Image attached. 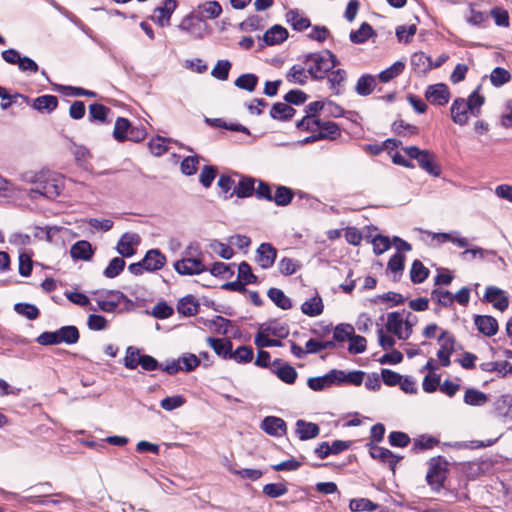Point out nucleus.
I'll list each match as a JSON object with an SVG mask.
<instances>
[{
	"mask_svg": "<svg viewBox=\"0 0 512 512\" xmlns=\"http://www.w3.org/2000/svg\"><path fill=\"white\" fill-rule=\"evenodd\" d=\"M31 182L35 185L28 190L27 196L31 200L45 197L49 200L57 198L64 189V180L52 172H41L33 177Z\"/></svg>",
	"mask_w": 512,
	"mask_h": 512,
	"instance_id": "nucleus-1",
	"label": "nucleus"
},
{
	"mask_svg": "<svg viewBox=\"0 0 512 512\" xmlns=\"http://www.w3.org/2000/svg\"><path fill=\"white\" fill-rule=\"evenodd\" d=\"M447 464L446 460L441 457H433L429 460V469L426 474V481L428 485L435 492H440L443 489V496L448 502H453L457 499V495L452 491L444 489V482L447 478V470L444 467Z\"/></svg>",
	"mask_w": 512,
	"mask_h": 512,
	"instance_id": "nucleus-2",
	"label": "nucleus"
},
{
	"mask_svg": "<svg viewBox=\"0 0 512 512\" xmlns=\"http://www.w3.org/2000/svg\"><path fill=\"white\" fill-rule=\"evenodd\" d=\"M122 364L130 370H134L138 366H141L145 371H155L161 367V364L156 358L151 355L141 353L140 349L134 346H128L126 348Z\"/></svg>",
	"mask_w": 512,
	"mask_h": 512,
	"instance_id": "nucleus-3",
	"label": "nucleus"
},
{
	"mask_svg": "<svg viewBox=\"0 0 512 512\" xmlns=\"http://www.w3.org/2000/svg\"><path fill=\"white\" fill-rule=\"evenodd\" d=\"M303 62H312V65L307 69V73L313 80H323L326 74L330 72L327 56H324V50L304 55Z\"/></svg>",
	"mask_w": 512,
	"mask_h": 512,
	"instance_id": "nucleus-4",
	"label": "nucleus"
},
{
	"mask_svg": "<svg viewBox=\"0 0 512 512\" xmlns=\"http://www.w3.org/2000/svg\"><path fill=\"white\" fill-rule=\"evenodd\" d=\"M438 342L440 343V349L436 355L440 365L449 367L451 364L450 356L455 351L456 338L450 332L443 330L438 337Z\"/></svg>",
	"mask_w": 512,
	"mask_h": 512,
	"instance_id": "nucleus-5",
	"label": "nucleus"
},
{
	"mask_svg": "<svg viewBox=\"0 0 512 512\" xmlns=\"http://www.w3.org/2000/svg\"><path fill=\"white\" fill-rule=\"evenodd\" d=\"M173 267L181 276L199 275L207 271V267L203 261L193 257H184L179 259L173 264Z\"/></svg>",
	"mask_w": 512,
	"mask_h": 512,
	"instance_id": "nucleus-6",
	"label": "nucleus"
},
{
	"mask_svg": "<svg viewBox=\"0 0 512 512\" xmlns=\"http://www.w3.org/2000/svg\"><path fill=\"white\" fill-rule=\"evenodd\" d=\"M289 36L288 30L282 25L275 24L269 28L263 36L259 38V50L265 46L280 45L287 40Z\"/></svg>",
	"mask_w": 512,
	"mask_h": 512,
	"instance_id": "nucleus-7",
	"label": "nucleus"
},
{
	"mask_svg": "<svg viewBox=\"0 0 512 512\" xmlns=\"http://www.w3.org/2000/svg\"><path fill=\"white\" fill-rule=\"evenodd\" d=\"M270 371L275 374L278 379L288 385L294 384L298 377L296 369L291 364L279 358L272 361Z\"/></svg>",
	"mask_w": 512,
	"mask_h": 512,
	"instance_id": "nucleus-8",
	"label": "nucleus"
},
{
	"mask_svg": "<svg viewBox=\"0 0 512 512\" xmlns=\"http://www.w3.org/2000/svg\"><path fill=\"white\" fill-rule=\"evenodd\" d=\"M425 98L433 105L444 106L450 100L449 88L444 83L429 85L425 91Z\"/></svg>",
	"mask_w": 512,
	"mask_h": 512,
	"instance_id": "nucleus-9",
	"label": "nucleus"
},
{
	"mask_svg": "<svg viewBox=\"0 0 512 512\" xmlns=\"http://www.w3.org/2000/svg\"><path fill=\"white\" fill-rule=\"evenodd\" d=\"M366 446L369 448V454L373 459L387 463L391 470H395L397 463L403 458L395 455L391 450L377 446L374 442H368Z\"/></svg>",
	"mask_w": 512,
	"mask_h": 512,
	"instance_id": "nucleus-10",
	"label": "nucleus"
},
{
	"mask_svg": "<svg viewBox=\"0 0 512 512\" xmlns=\"http://www.w3.org/2000/svg\"><path fill=\"white\" fill-rule=\"evenodd\" d=\"M338 374H340L338 369H332L322 376L310 377L307 380V386L317 392L333 385L339 386Z\"/></svg>",
	"mask_w": 512,
	"mask_h": 512,
	"instance_id": "nucleus-11",
	"label": "nucleus"
},
{
	"mask_svg": "<svg viewBox=\"0 0 512 512\" xmlns=\"http://www.w3.org/2000/svg\"><path fill=\"white\" fill-rule=\"evenodd\" d=\"M277 258V249L271 243H261L256 249L255 261L264 270L271 268Z\"/></svg>",
	"mask_w": 512,
	"mask_h": 512,
	"instance_id": "nucleus-12",
	"label": "nucleus"
},
{
	"mask_svg": "<svg viewBox=\"0 0 512 512\" xmlns=\"http://www.w3.org/2000/svg\"><path fill=\"white\" fill-rule=\"evenodd\" d=\"M260 428L268 435L280 437L287 433L286 422L277 416H266L260 424Z\"/></svg>",
	"mask_w": 512,
	"mask_h": 512,
	"instance_id": "nucleus-13",
	"label": "nucleus"
},
{
	"mask_svg": "<svg viewBox=\"0 0 512 512\" xmlns=\"http://www.w3.org/2000/svg\"><path fill=\"white\" fill-rule=\"evenodd\" d=\"M483 301L492 303L493 307L499 311H504L509 306V299L505 291L496 286H488L486 288Z\"/></svg>",
	"mask_w": 512,
	"mask_h": 512,
	"instance_id": "nucleus-14",
	"label": "nucleus"
},
{
	"mask_svg": "<svg viewBox=\"0 0 512 512\" xmlns=\"http://www.w3.org/2000/svg\"><path fill=\"white\" fill-rule=\"evenodd\" d=\"M139 242V235L126 232L118 240L116 251L122 256V258L132 257L136 253L134 246L138 245Z\"/></svg>",
	"mask_w": 512,
	"mask_h": 512,
	"instance_id": "nucleus-15",
	"label": "nucleus"
},
{
	"mask_svg": "<svg viewBox=\"0 0 512 512\" xmlns=\"http://www.w3.org/2000/svg\"><path fill=\"white\" fill-rule=\"evenodd\" d=\"M177 6V0H164L163 5L156 7L154 10L155 13H159V16H152L151 20L160 27L168 26L170 24L171 16L176 10Z\"/></svg>",
	"mask_w": 512,
	"mask_h": 512,
	"instance_id": "nucleus-16",
	"label": "nucleus"
},
{
	"mask_svg": "<svg viewBox=\"0 0 512 512\" xmlns=\"http://www.w3.org/2000/svg\"><path fill=\"white\" fill-rule=\"evenodd\" d=\"M196 20L205 21L207 19H215L222 13V7L216 0L206 1L203 4L198 5L195 10Z\"/></svg>",
	"mask_w": 512,
	"mask_h": 512,
	"instance_id": "nucleus-17",
	"label": "nucleus"
},
{
	"mask_svg": "<svg viewBox=\"0 0 512 512\" xmlns=\"http://www.w3.org/2000/svg\"><path fill=\"white\" fill-rule=\"evenodd\" d=\"M474 324L478 331L487 337L494 336L498 332V322L490 315H475Z\"/></svg>",
	"mask_w": 512,
	"mask_h": 512,
	"instance_id": "nucleus-18",
	"label": "nucleus"
},
{
	"mask_svg": "<svg viewBox=\"0 0 512 512\" xmlns=\"http://www.w3.org/2000/svg\"><path fill=\"white\" fill-rule=\"evenodd\" d=\"M493 410L497 417L512 421V395L499 396L493 403Z\"/></svg>",
	"mask_w": 512,
	"mask_h": 512,
	"instance_id": "nucleus-19",
	"label": "nucleus"
},
{
	"mask_svg": "<svg viewBox=\"0 0 512 512\" xmlns=\"http://www.w3.org/2000/svg\"><path fill=\"white\" fill-rule=\"evenodd\" d=\"M296 114V109H294L290 104L284 102H276L271 106L269 111V116L276 121L287 122L290 121L294 115Z\"/></svg>",
	"mask_w": 512,
	"mask_h": 512,
	"instance_id": "nucleus-20",
	"label": "nucleus"
},
{
	"mask_svg": "<svg viewBox=\"0 0 512 512\" xmlns=\"http://www.w3.org/2000/svg\"><path fill=\"white\" fill-rule=\"evenodd\" d=\"M166 263V256L159 249H150L143 257L147 272L160 270Z\"/></svg>",
	"mask_w": 512,
	"mask_h": 512,
	"instance_id": "nucleus-21",
	"label": "nucleus"
},
{
	"mask_svg": "<svg viewBox=\"0 0 512 512\" xmlns=\"http://www.w3.org/2000/svg\"><path fill=\"white\" fill-rule=\"evenodd\" d=\"M206 341L219 357L231 359L233 344L230 339L208 337Z\"/></svg>",
	"mask_w": 512,
	"mask_h": 512,
	"instance_id": "nucleus-22",
	"label": "nucleus"
},
{
	"mask_svg": "<svg viewBox=\"0 0 512 512\" xmlns=\"http://www.w3.org/2000/svg\"><path fill=\"white\" fill-rule=\"evenodd\" d=\"M418 165L428 174L439 177L441 175V167L435 162V155L429 150H423V153L417 159Z\"/></svg>",
	"mask_w": 512,
	"mask_h": 512,
	"instance_id": "nucleus-23",
	"label": "nucleus"
},
{
	"mask_svg": "<svg viewBox=\"0 0 512 512\" xmlns=\"http://www.w3.org/2000/svg\"><path fill=\"white\" fill-rule=\"evenodd\" d=\"M256 180L250 176H241L238 184L235 186L234 191L225 199L231 198L234 194L238 198H248L254 194Z\"/></svg>",
	"mask_w": 512,
	"mask_h": 512,
	"instance_id": "nucleus-24",
	"label": "nucleus"
},
{
	"mask_svg": "<svg viewBox=\"0 0 512 512\" xmlns=\"http://www.w3.org/2000/svg\"><path fill=\"white\" fill-rule=\"evenodd\" d=\"M451 118L455 124L463 126L468 122L469 109L463 98H456L450 108Z\"/></svg>",
	"mask_w": 512,
	"mask_h": 512,
	"instance_id": "nucleus-25",
	"label": "nucleus"
},
{
	"mask_svg": "<svg viewBox=\"0 0 512 512\" xmlns=\"http://www.w3.org/2000/svg\"><path fill=\"white\" fill-rule=\"evenodd\" d=\"M31 107L40 113H52L58 107V98L54 95L46 94L35 98Z\"/></svg>",
	"mask_w": 512,
	"mask_h": 512,
	"instance_id": "nucleus-26",
	"label": "nucleus"
},
{
	"mask_svg": "<svg viewBox=\"0 0 512 512\" xmlns=\"http://www.w3.org/2000/svg\"><path fill=\"white\" fill-rule=\"evenodd\" d=\"M320 433V428L316 423L307 422L299 419L296 422V434L302 441L316 438Z\"/></svg>",
	"mask_w": 512,
	"mask_h": 512,
	"instance_id": "nucleus-27",
	"label": "nucleus"
},
{
	"mask_svg": "<svg viewBox=\"0 0 512 512\" xmlns=\"http://www.w3.org/2000/svg\"><path fill=\"white\" fill-rule=\"evenodd\" d=\"M93 254L94 251L92 249V245L87 240H79L75 242L70 249V255L75 260L89 261Z\"/></svg>",
	"mask_w": 512,
	"mask_h": 512,
	"instance_id": "nucleus-28",
	"label": "nucleus"
},
{
	"mask_svg": "<svg viewBox=\"0 0 512 512\" xmlns=\"http://www.w3.org/2000/svg\"><path fill=\"white\" fill-rule=\"evenodd\" d=\"M58 345L65 343L67 345L76 344L79 341L80 333L76 326L66 325L56 330Z\"/></svg>",
	"mask_w": 512,
	"mask_h": 512,
	"instance_id": "nucleus-29",
	"label": "nucleus"
},
{
	"mask_svg": "<svg viewBox=\"0 0 512 512\" xmlns=\"http://www.w3.org/2000/svg\"><path fill=\"white\" fill-rule=\"evenodd\" d=\"M480 369L485 372H497L501 378L506 377L508 374L512 375V364L508 361H491L480 364Z\"/></svg>",
	"mask_w": 512,
	"mask_h": 512,
	"instance_id": "nucleus-30",
	"label": "nucleus"
},
{
	"mask_svg": "<svg viewBox=\"0 0 512 512\" xmlns=\"http://www.w3.org/2000/svg\"><path fill=\"white\" fill-rule=\"evenodd\" d=\"M199 307V302L193 295H186L178 301L177 311L181 315L190 317L198 313Z\"/></svg>",
	"mask_w": 512,
	"mask_h": 512,
	"instance_id": "nucleus-31",
	"label": "nucleus"
},
{
	"mask_svg": "<svg viewBox=\"0 0 512 512\" xmlns=\"http://www.w3.org/2000/svg\"><path fill=\"white\" fill-rule=\"evenodd\" d=\"M260 329L264 330L267 334L280 339L286 338L289 334L288 326L280 323L277 319H270L269 321L260 324Z\"/></svg>",
	"mask_w": 512,
	"mask_h": 512,
	"instance_id": "nucleus-32",
	"label": "nucleus"
},
{
	"mask_svg": "<svg viewBox=\"0 0 512 512\" xmlns=\"http://www.w3.org/2000/svg\"><path fill=\"white\" fill-rule=\"evenodd\" d=\"M205 123L211 127L222 128L233 132H241L246 135H250V130L240 123H227L222 118H208L205 117Z\"/></svg>",
	"mask_w": 512,
	"mask_h": 512,
	"instance_id": "nucleus-33",
	"label": "nucleus"
},
{
	"mask_svg": "<svg viewBox=\"0 0 512 512\" xmlns=\"http://www.w3.org/2000/svg\"><path fill=\"white\" fill-rule=\"evenodd\" d=\"M324 305L322 298L316 294L310 299L306 300L301 305V311L303 314L309 317H316L323 313Z\"/></svg>",
	"mask_w": 512,
	"mask_h": 512,
	"instance_id": "nucleus-34",
	"label": "nucleus"
},
{
	"mask_svg": "<svg viewBox=\"0 0 512 512\" xmlns=\"http://www.w3.org/2000/svg\"><path fill=\"white\" fill-rule=\"evenodd\" d=\"M54 89L57 92L64 94L65 96L88 97V98L98 97V94L95 91L87 90L82 87L54 84Z\"/></svg>",
	"mask_w": 512,
	"mask_h": 512,
	"instance_id": "nucleus-35",
	"label": "nucleus"
},
{
	"mask_svg": "<svg viewBox=\"0 0 512 512\" xmlns=\"http://www.w3.org/2000/svg\"><path fill=\"white\" fill-rule=\"evenodd\" d=\"M406 310H402V312L394 311L388 314L386 329L388 332L397 336L398 339L401 340L402 329H403V314Z\"/></svg>",
	"mask_w": 512,
	"mask_h": 512,
	"instance_id": "nucleus-36",
	"label": "nucleus"
},
{
	"mask_svg": "<svg viewBox=\"0 0 512 512\" xmlns=\"http://www.w3.org/2000/svg\"><path fill=\"white\" fill-rule=\"evenodd\" d=\"M375 36L373 27L363 22L357 30H352L349 35V39L354 44H363L371 37Z\"/></svg>",
	"mask_w": 512,
	"mask_h": 512,
	"instance_id": "nucleus-37",
	"label": "nucleus"
},
{
	"mask_svg": "<svg viewBox=\"0 0 512 512\" xmlns=\"http://www.w3.org/2000/svg\"><path fill=\"white\" fill-rule=\"evenodd\" d=\"M286 21L295 31H303L311 26V22L307 17L300 15L298 9H290L287 11Z\"/></svg>",
	"mask_w": 512,
	"mask_h": 512,
	"instance_id": "nucleus-38",
	"label": "nucleus"
},
{
	"mask_svg": "<svg viewBox=\"0 0 512 512\" xmlns=\"http://www.w3.org/2000/svg\"><path fill=\"white\" fill-rule=\"evenodd\" d=\"M405 268V256L400 253L396 252L393 254L388 263H387V269L393 273V281L397 282L400 280L403 271Z\"/></svg>",
	"mask_w": 512,
	"mask_h": 512,
	"instance_id": "nucleus-39",
	"label": "nucleus"
},
{
	"mask_svg": "<svg viewBox=\"0 0 512 512\" xmlns=\"http://www.w3.org/2000/svg\"><path fill=\"white\" fill-rule=\"evenodd\" d=\"M294 198V191L290 187L283 185H276L275 193L272 196V201L277 206H287Z\"/></svg>",
	"mask_w": 512,
	"mask_h": 512,
	"instance_id": "nucleus-40",
	"label": "nucleus"
},
{
	"mask_svg": "<svg viewBox=\"0 0 512 512\" xmlns=\"http://www.w3.org/2000/svg\"><path fill=\"white\" fill-rule=\"evenodd\" d=\"M376 86V79L371 74H363L357 80L355 85V92L359 96H368L370 95Z\"/></svg>",
	"mask_w": 512,
	"mask_h": 512,
	"instance_id": "nucleus-41",
	"label": "nucleus"
},
{
	"mask_svg": "<svg viewBox=\"0 0 512 512\" xmlns=\"http://www.w3.org/2000/svg\"><path fill=\"white\" fill-rule=\"evenodd\" d=\"M463 401L469 406L481 407L488 402V396L478 389L467 388L464 393Z\"/></svg>",
	"mask_w": 512,
	"mask_h": 512,
	"instance_id": "nucleus-42",
	"label": "nucleus"
},
{
	"mask_svg": "<svg viewBox=\"0 0 512 512\" xmlns=\"http://www.w3.org/2000/svg\"><path fill=\"white\" fill-rule=\"evenodd\" d=\"M267 296L278 308L282 310H288L292 307L291 299L279 288H270L267 291Z\"/></svg>",
	"mask_w": 512,
	"mask_h": 512,
	"instance_id": "nucleus-43",
	"label": "nucleus"
},
{
	"mask_svg": "<svg viewBox=\"0 0 512 512\" xmlns=\"http://www.w3.org/2000/svg\"><path fill=\"white\" fill-rule=\"evenodd\" d=\"M339 386L343 384H350L354 386H360L365 378L366 373L361 370H354L350 372H345L343 370H339Z\"/></svg>",
	"mask_w": 512,
	"mask_h": 512,
	"instance_id": "nucleus-44",
	"label": "nucleus"
},
{
	"mask_svg": "<svg viewBox=\"0 0 512 512\" xmlns=\"http://www.w3.org/2000/svg\"><path fill=\"white\" fill-rule=\"evenodd\" d=\"M430 271L423 263L416 259L413 261L410 270V280L414 284H421L429 277Z\"/></svg>",
	"mask_w": 512,
	"mask_h": 512,
	"instance_id": "nucleus-45",
	"label": "nucleus"
},
{
	"mask_svg": "<svg viewBox=\"0 0 512 512\" xmlns=\"http://www.w3.org/2000/svg\"><path fill=\"white\" fill-rule=\"evenodd\" d=\"M131 129V123L127 118L118 117L115 121L113 137L118 142H124L128 139Z\"/></svg>",
	"mask_w": 512,
	"mask_h": 512,
	"instance_id": "nucleus-46",
	"label": "nucleus"
},
{
	"mask_svg": "<svg viewBox=\"0 0 512 512\" xmlns=\"http://www.w3.org/2000/svg\"><path fill=\"white\" fill-rule=\"evenodd\" d=\"M258 76L253 73H245L240 75L235 81L234 85L242 90L253 92L258 84Z\"/></svg>",
	"mask_w": 512,
	"mask_h": 512,
	"instance_id": "nucleus-47",
	"label": "nucleus"
},
{
	"mask_svg": "<svg viewBox=\"0 0 512 512\" xmlns=\"http://www.w3.org/2000/svg\"><path fill=\"white\" fill-rule=\"evenodd\" d=\"M347 79V73L344 69H336L331 70L330 75L328 76V83L331 90L334 91L336 95H339L342 93V90L340 89V86L343 85V83Z\"/></svg>",
	"mask_w": 512,
	"mask_h": 512,
	"instance_id": "nucleus-48",
	"label": "nucleus"
},
{
	"mask_svg": "<svg viewBox=\"0 0 512 512\" xmlns=\"http://www.w3.org/2000/svg\"><path fill=\"white\" fill-rule=\"evenodd\" d=\"M479 88L477 87L469 96L466 102V105L469 109V112L473 116H479L481 112V106L485 102V97L479 93Z\"/></svg>",
	"mask_w": 512,
	"mask_h": 512,
	"instance_id": "nucleus-49",
	"label": "nucleus"
},
{
	"mask_svg": "<svg viewBox=\"0 0 512 512\" xmlns=\"http://www.w3.org/2000/svg\"><path fill=\"white\" fill-rule=\"evenodd\" d=\"M405 69V63L403 61H396L390 67L381 71L378 75V78L381 82L387 83L392 79L399 76Z\"/></svg>",
	"mask_w": 512,
	"mask_h": 512,
	"instance_id": "nucleus-50",
	"label": "nucleus"
},
{
	"mask_svg": "<svg viewBox=\"0 0 512 512\" xmlns=\"http://www.w3.org/2000/svg\"><path fill=\"white\" fill-rule=\"evenodd\" d=\"M14 311L28 320H35L40 315V310L36 305L26 302L16 303L14 305Z\"/></svg>",
	"mask_w": 512,
	"mask_h": 512,
	"instance_id": "nucleus-51",
	"label": "nucleus"
},
{
	"mask_svg": "<svg viewBox=\"0 0 512 512\" xmlns=\"http://www.w3.org/2000/svg\"><path fill=\"white\" fill-rule=\"evenodd\" d=\"M392 130L399 136H414L418 135L420 130L417 126L406 123L402 119L395 120L392 123Z\"/></svg>",
	"mask_w": 512,
	"mask_h": 512,
	"instance_id": "nucleus-52",
	"label": "nucleus"
},
{
	"mask_svg": "<svg viewBox=\"0 0 512 512\" xmlns=\"http://www.w3.org/2000/svg\"><path fill=\"white\" fill-rule=\"evenodd\" d=\"M110 109L103 104L100 103H92L89 105V120L99 121L101 123H105L107 121L108 113Z\"/></svg>",
	"mask_w": 512,
	"mask_h": 512,
	"instance_id": "nucleus-53",
	"label": "nucleus"
},
{
	"mask_svg": "<svg viewBox=\"0 0 512 512\" xmlns=\"http://www.w3.org/2000/svg\"><path fill=\"white\" fill-rule=\"evenodd\" d=\"M238 279L245 283V286L258 283V277L253 274L251 265L246 261H242L238 265Z\"/></svg>",
	"mask_w": 512,
	"mask_h": 512,
	"instance_id": "nucleus-54",
	"label": "nucleus"
},
{
	"mask_svg": "<svg viewBox=\"0 0 512 512\" xmlns=\"http://www.w3.org/2000/svg\"><path fill=\"white\" fill-rule=\"evenodd\" d=\"M125 265L126 263L122 257H114L110 260L108 266L104 269L103 275L106 278L113 279L124 270Z\"/></svg>",
	"mask_w": 512,
	"mask_h": 512,
	"instance_id": "nucleus-55",
	"label": "nucleus"
},
{
	"mask_svg": "<svg viewBox=\"0 0 512 512\" xmlns=\"http://www.w3.org/2000/svg\"><path fill=\"white\" fill-rule=\"evenodd\" d=\"M321 136V140H335L341 135L339 125L333 121H325L321 129L317 132Z\"/></svg>",
	"mask_w": 512,
	"mask_h": 512,
	"instance_id": "nucleus-56",
	"label": "nucleus"
},
{
	"mask_svg": "<svg viewBox=\"0 0 512 512\" xmlns=\"http://www.w3.org/2000/svg\"><path fill=\"white\" fill-rule=\"evenodd\" d=\"M510 79V72L502 67L494 68L490 74V82L494 87H501L508 83Z\"/></svg>",
	"mask_w": 512,
	"mask_h": 512,
	"instance_id": "nucleus-57",
	"label": "nucleus"
},
{
	"mask_svg": "<svg viewBox=\"0 0 512 512\" xmlns=\"http://www.w3.org/2000/svg\"><path fill=\"white\" fill-rule=\"evenodd\" d=\"M306 72L307 70H305L302 66L293 65L286 74V79L291 83L305 85L307 83Z\"/></svg>",
	"mask_w": 512,
	"mask_h": 512,
	"instance_id": "nucleus-58",
	"label": "nucleus"
},
{
	"mask_svg": "<svg viewBox=\"0 0 512 512\" xmlns=\"http://www.w3.org/2000/svg\"><path fill=\"white\" fill-rule=\"evenodd\" d=\"M354 333V327L348 323H340L333 329V339L339 344L348 340Z\"/></svg>",
	"mask_w": 512,
	"mask_h": 512,
	"instance_id": "nucleus-59",
	"label": "nucleus"
},
{
	"mask_svg": "<svg viewBox=\"0 0 512 512\" xmlns=\"http://www.w3.org/2000/svg\"><path fill=\"white\" fill-rule=\"evenodd\" d=\"M349 508L353 512L374 511L378 508V504L367 498H356L350 500Z\"/></svg>",
	"mask_w": 512,
	"mask_h": 512,
	"instance_id": "nucleus-60",
	"label": "nucleus"
},
{
	"mask_svg": "<svg viewBox=\"0 0 512 512\" xmlns=\"http://www.w3.org/2000/svg\"><path fill=\"white\" fill-rule=\"evenodd\" d=\"M170 139L155 136L148 142L149 151L155 156H162L167 152V143Z\"/></svg>",
	"mask_w": 512,
	"mask_h": 512,
	"instance_id": "nucleus-61",
	"label": "nucleus"
},
{
	"mask_svg": "<svg viewBox=\"0 0 512 512\" xmlns=\"http://www.w3.org/2000/svg\"><path fill=\"white\" fill-rule=\"evenodd\" d=\"M301 264L299 261L294 260L289 257L282 258L278 263L279 271L284 276H290L297 272L300 269Z\"/></svg>",
	"mask_w": 512,
	"mask_h": 512,
	"instance_id": "nucleus-62",
	"label": "nucleus"
},
{
	"mask_svg": "<svg viewBox=\"0 0 512 512\" xmlns=\"http://www.w3.org/2000/svg\"><path fill=\"white\" fill-rule=\"evenodd\" d=\"M348 341V352L350 354H361L365 352L367 346V341L365 337L357 335L354 332L353 335L349 337Z\"/></svg>",
	"mask_w": 512,
	"mask_h": 512,
	"instance_id": "nucleus-63",
	"label": "nucleus"
},
{
	"mask_svg": "<svg viewBox=\"0 0 512 512\" xmlns=\"http://www.w3.org/2000/svg\"><path fill=\"white\" fill-rule=\"evenodd\" d=\"M231 66L232 64L229 60H218L211 71V75L218 80L225 81L229 77Z\"/></svg>",
	"mask_w": 512,
	"mask_h": 512,
	"instance_id": "nucleus-64",
	"label": "nucleus"
}]
</instances>
